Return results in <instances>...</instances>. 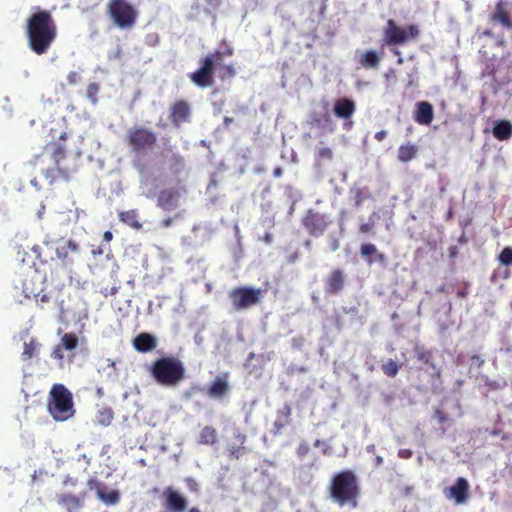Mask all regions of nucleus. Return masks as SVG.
Here are the masks:
<instances>
[{
	"instance_id": "nucleus-53",
	"label": "nucleus",
	"mask_w": 512,
	"mask_h": 512,
	"mask_svg": "<svg viewBox=\"0 0 512 512\" xmlns=\"http://www.w3.org/2000/svg\"><path fill=\"white\" fill-rule=\"evenodd\" d=\"M330 248L332 251H336L339 249V241L336 238H333L330 244Z\"/></svg>"
},
{
	"instance_id": "nucleus-32",
	"label": "nucleus",
	"mask_w": 512,
	"mask_h": 512,
	"mask_svg": "<svg viewBox=\"0 0 512 512\" xmlns=\"http://www.w3.org/2000/svg\"><path fill=\"white\" fill-rule=\"evenodd\" d=\"M350 194L353 197L354 206L358 208L363 204L364 200L369 197V190L368 188L354 187L350 189Z\"/></svg>"
},
{
	"instance_id": "nucleus-22",
	"label": "nucleus",
	"mask_w": 512,
	"mask_h": 512,
	"mask_svg": "<svg viewBox=\"0 0 512 512\" xmlns=\"http://www.w3.org/2000/svg\"><path fill=\"white\" fill-rule=\"evenodd\" d=\"M229 389L228 375H218L208 388L207 394L211 398L222 399L228 393Z\"/></svg>"
},
{
	"instance_id": "nucleus-34",
	"label": "nucleus",
	"mask_w": 512,
	"mask_h": 512,
	"mask_svg": "<svg viewBox=\"0 0 512 512\" xmlns=\"http://www.w3.org/2000/svg\"><path fill=\"white\" fill-rule=\"evenodd\" d=\"M415 352H416L417 359L419 361H422V362L430 365L431 368L436 369V366L432 361L433 354L430 350H425L424 348L416 347Z\"/></svg>"
},
{
	"instance_id": "nucleus-44",
	"label": "nucleus",
	"mask_w": 512,
	"mask_h": 512,
	"mask_svg": "<svg viewBox=\"0 0 512 512\" xmlns=\"http://www.w3.org/2000/svg\"><path fill=\"white\" fill-rule=\"evenodd\" d=\"M289 423H290V422H283V420H281V419H276V420H275V422H274V424H273V428H274L273 433H274V434H280V433H281V431H282V429H283L286 425H288Z\"/></svg>"
},
{
	"instance_id": "nucleus-18",
	"label": "nucleus",
	"mask_w": 512,
	"mask_h": 512,
	"mask_svg": "<svg viewBox=\"0 0 512 512\" xmlns=\"http://www.w3.org/2000/svg\"><path fill=\"white\" fill-rule=\"evenodd\" d=\"M85 496V492L80 495L64 492L56 495V501L66 512H79L84 507Z\"/></svg>"
},
{
	"instance_id": "nucleus-28",
	"label": "nucleus",
	"mask_w": 512,
	"mask_h": 512,
	"mask_svg": "<svg viewBox=\"0 0 512 512\" xmlns=\"http://www.w3.org/2000/svg\"><path fill=\"white\" fill-rule=\"evenodd\" d=\"M118 217L121 222L135 230H140L142 228V224L139 221V214L136 209L119 212Z\"/></svg>"
},
{
	"instance_id": "nucleus-16",
	"label": "nucleus",
	"mask_w": 512,
	"mask_h": 512,
	"mask_svg": "<svg viewBox=\"0 0 512 512\" xmlns=\"http://www.w3.org/2000/svg\"><path fill=\"white\" fill-rule=\"evenodd\" d=\"M162 498L168 512H184L187 508V499L171 486L163 490Z\"/></svg>"
},
{
	"instance_id": "nucleus-41",
	"label": "nucleus",
	"mask_w": 512,
	"mask_h": 512,
	"mask_svg": "<svg viewBox=\"0 0 512 512\" xmlns=\"http://www.w3.org/2000/svg\"><path fill=\"white\" fill-rule=\"evenodd\" d=\"M292 408L286 403L281 409L277 410V419L283 420V422L291 421Z\"/></svg>"
},
{
	"instance_id": "nucleus-52",
	"label": "nucleus",
	"mask_w": 512,
	"mask_h": 512,
	"mask_svg": "<svg viewBox=\"0 0 512 512\" xmlns=\"http://www.w3.org/2000/svg\"><path fill=\"white\" fill-rule=\"evenodd\" d=\"M172 222H173V218L172 217L164 218L161 221V226L164 227V228H168V227L171 226Z\"/></svg>"
},
{
	"instance_id": "nucleus-42",
	"label": "nucleus",
	"mask_w": 512,
	"mask_h": 512,
	"mask_svg": "<svg viewBox=\"0 0 512 512\" xmlns=\"http://www.w3.org/2000/svg\"><path fill=\"white\" fill-rule=\"evenodd\" d=\"M100 86L97 83H90L87 86L86 94L92 103H96L98 101L97 95L99 93Z\"/></svg>"
},
{
	"instance_id": "nucleus-1",
	"label": "nucleus",
	"mask_w": 512,
	"mask_h": 512,
	"mask_svg": "<svg viewBox=\"0 0 512 512\" xmlns=\"http://www.w3.org/2000/svg\"><path fill=\"white\" fill-rule=\"evenodd\" d=\"M234 49L227 46L224 50H215L199 60V68L188 75L190 81L198 88L204 89L215 84V73L221 81L234 78L237 75L235 63L224 64V57H231Z\"/></svg>"
},
{
	"instance_id": "nucleus-38",
	"label": "nucleus",
	"mask_w": 512,
	"mask_h": 512,
	"mask_svg": "<svg viewBox=\"0 0 512 512\" xmlns=\"http://www.w3.org/2000/svg\"><path fill=\"white\" fill-rule=\"evenodd\" d=\"M114 414L111 408L101 410L97 416L98 423L103 426H108L113 420Z\"/></svg>"
},
{
	"instance_id": "nucleus-35",
	"label": "nucleus",
	"mask_w": 512,
	"mask_h": 512,
	"mask_svg": "<svg viewBox=\"0 0 512 512\" xmlns=\"http://www.w3.org/2000/svg\"><path fill=\"white\" fill-rule=\"evenodd\" d=\"M87 486L90 490H94L98 499H104L103 492L107 491V486L96 478H90L87 481Z\"/></svg>"
},
{
	"instance_id": "nucleus-48",
	"label": "nucleus",
	"mask_w": 512,
	"mask_h": 512,
	"mask_svg": "<svg viewBox=\"0 0 512 512\" xmlns=\"http://www.w3.org/2000/svg\"><path fill=\"white\" fill-rule=\"evenodd\" d=\"M63 349L64 348L61 345H57L52 352L53 358H55L57 360H63V358H64Z\"/></svg>"
},
{
	"instance_id": "nucleus-64",
	"label": "nucleus",
	"mask_w": 512,
	"mask_h": 512,
	"mask_svg": "<svg viewBox=\"0 0 512 512\" xmlns=\"http://www.w3.org/2000/svg\"><path fill=\"white\" fill-rule=\"evenodd\" d=\"M510 276H511L510 270L506 269L505 272H504L503 278L504 279H508V278H510Z\"/></svg>"
},
{
	"instance_id": "nucleus-54",
	"label": "nucleus",
	"mask_w": 512,
	"mask_h": 512,
	"mask_svg": "<svg viewBox=\"0 0 512 512\" xmlns=\"http://www.w3.org/2000/svg\"><path fill=\"white\" fill-rule=\"evenodd\" d=\"M173 159H174L176 165H178L180 167H183L184 161H183V158L181 156L174 155Z\"/></svg>"
},
{
	"instance_id": "nucleus-9",
	"label": "nucleus",
	"mask_w": 512,
	"mask_h": 512,
	"mask_svg": "<svg viewBox=\"0 0 512 512\" xmlns=\"http://www.w3.org/2000/svg\"><path fill=\"white\" fill-rule=\"evenodd\" d=\"M264 290L248 286L237 287L230 291L229 298L237 311L246 310L260 303Z\"/></svg>"
},
{
	"instance_id": "nucleus-31",
	"label": "nucleus",
	"mask_w": 512,
	"mask_h": 512,
	"mask_svg": "<svg viewBox=\"0 0 512 512\" xmlns=\"http://www.w3.org/2000/svg\"><path fill=\"white\" fill-rule=\"evenodd\" d=\"M39 347L40 344L33 338L29 342H25L23 352L21 355L22 360L24 362H28L33 357L37 356Z\"/></svg>"
},
{
	"instance_id": "nucleus-63",
	"label": "nucleus",
	"mask_w": 512,
	"mask_h": 512,
	"mask_svg": "<svg viewBox=\"0 0 512 512\" xmlns=\"http://www.w3.org/2000/svg\"><path fill=\"white\" fill-rule=\"evenodd\" d=\"M497 45L498 46H501V47H504L506 45V40L501 37L498 41H497Z\"/></svg>"
},
{
	"instance_id": "nucleus-47",
	"label": "nucleus",
	"mask_w": 512,
	"mask_h": 512,
	"mask_svg": "<svg viewBox=\"0 0 512 512\" xmlns=\"http://www.w3.org/2000/svg\"><path fill=\"white\" fill-rule=\"evenodd\" d=\"M374 228V222L370 221L367 223H363L359 226V232L362 234L370 233Z\"/></svg>"
},
{
	"instance_id": "nucleus-23",
	"label": "nucleus",
	"mask_w": 512,
	"mask_h": 512,
	"mask_svg": "<svg viewBox=\"0 0 512 512\" xmlns=\"http://www.w3.org/2000/svg\"><path fill=\"white\" fill-rule=\"evenodd\" d=\"M133 347L140 353H147L157 347V338L150 333H140L133 339Z\"/></svg>"
},
{
	"instance_id": "nucleus-60",
	"label": "nucleus",
	"mask_w": 512,
	"mask_h": 512,
	"mask_svg": "<svg viewBox=\"0 0 512 512\" xmlns=\"http://www.w3.org/2000/svg\"><path fill=\"white\" fill-rule=\"evenodd\" d=\"M282 174H283V169L281 167H276L273 170V176L274 177H280V176H282Z\"/></svg>"
},
{
	"instance_id": "nucleus-8",
	"label": "nucleus",
	"mask_w": 512,
	"mask_h": 512,
	"mask_svg": "<svg viewBox=\"0 0 512 512\" xmlns=\"http://www.w3.org/2000/svg\"><path fill=\"white\" fill-rule=\"evenodd\" d=\"M420 29L416 24L399 26L393 19H389L383 32V42L389 47L404 45L409 41L417 40Z\"/></svg>"
},
{
	"instance_id": "nucleus-7",
	"label": "nucleus",
	"mask_w": 512,
	"mask_h": 512,
	"mask_svg": "<svg viewBox=\"0 0 512 512\" xmlns=\"http://www.w3.org/2000/svg\"><path fill=\"white\" fill-rule=\"evenodd\" d=\"M124 140L132 153L140 155L153 150L157 145L158 137L152 129L143 125H134L127 130Z\"/></svg>"
},
{
	"instance_id": "nucleus-3",
	"label": "nucleus",
	"mask_w": 512,
	"mask_h": 512,
	"mask_svg": "<svg viewBox=\"0 0 512 512\" xmlns=\"http://www.w3.org/2000/svg\"><path fill=\"white\" fill-rule=\"evenodd\" d=\"M361 489L353 470L345 469L333 475L329 485L331 499L340 506L358 507Z\"/></svg>"
},
{
	"instance_id": "nucleus-27",
	"label": "nucleus",
	"mask_w": 512,
	"mask_h": 512,
	"mask_svg": "<svg viewBox=\"0 0 512 512\" xmlns=\"http://www.w3.org/2000/svg\"><path fill=\"white\" fill-rule=\"evenodd\" d=\"M493 136L499 141H507L512 137V123L509 120H498L492 129Z\"/></svg>"
},
{
	"instance_id": "nucleus-25",
	"label": "nucleus",
	"mask_w": 512,
	"mask_h": 512,
	"mask_svg": "<svg viewBox=\"0 0 512 512\" xmlns=\"http://www.w3.org/2000/svg\"><path fill=\"white\" fill-rule=\"evenodd\" d=\"M360 255L368 264H372L374 262L384 263L386 260L385 255L379 252L377 247L372 243L362 244L360 246Z\"/></svg>"
},
{
	"instance_id": "nucleus-55",
	"label": "nucleus",
	"mask_w": 512,
	"mask_h": 512,
	"mask_svg": "<svg viewBox=\"0 0 512 512\" xmlns=\"http://www.w3.org/2000/svg\"><path fill=\"white\" fill-rule=\"evenodd\" d=\"M392 52H393V54H394L395 56H398L397 63H398V64H402V63H403V58L401 57V52H400V50H399V49H397V48H395V49H393V50H392Z\"/></svg>"
},
{
	"instance_id": "nucleus-17",
	"label": "nucleus",
	"mask_w": 512,
	"mask_h": 512,
	"mask_svg": "<svg viewBox=\"0 0 512 512\" xmlns=\"http://www.w3.org/2000/svg\"><path fill=\"white\" fill-rule=\"evenodd\" d=\"M246 440L247 436L239 428H234L233 438L226 445L227 455L230 460H238L246 453Z\"/></svg>"
},
{
	"instance_id": "nucleus-36",
	"label": "nucleus",
	"mask_w": 512,
	"mask_h": 512,
	"mask_svg": "<svg viewBox=\"0 0 512 512\" xmlns=\"http://www.w3.org/2000/svg\"><path fill=\"white\" fill-rule=\"evenodd\" d=\"M497 261L499 264L509 267L512 265V247L506 246L497 256Z\"/></svg>"
},
{
	"instance_id": "nucleus-61",
	"label": "nucleus",
	"mask_w": 512,
	"mask_h": 512,
	"mask_svg": "<svg viewBox=\"0 0 512 512\" xmlns=\"http://www.w3.org/2000/svg\"><path fill=\"white\" fill-rule=\"evenodd\" d=\"M218 186V181L215 177H212L209 181V184H208V189L211 188V187H214L216 188Z\"/></svg>"
},
{
	"instance_id": "nucleus-57",
	"label": "nucleus",
	"mask_w": 512,
	"mask_h": 512,
	"mask_svg": "<svg viewBox=\"0 0 512 512\" xmlns=\"http://www.w3.org/2000/svg\"><path fill=\"white\" fill-rule=\"evenodd\" d=\"M113 238V234L111 231H105L104 232V235H103V239L106 241V242H110Z\"/></svg>"
},
{
	"instance_id": "nucleus-11",
	"label": "nucleus",
	"mask_w": 512,
	"mask_h": 512,
	"mask_svg": "<svg viewBox=\"0 0 512 512\" xmlns=\"http://www.w3.org/2000/svg\"><path fill=\"white\" fill-rule=\"evenodd\" d=\"M53 160L56 167L53 169L46 170L44 176L48 180L49 184H54L58 180L69 181L74 169L62 167L60 162L65 157V151L62 146L58 145L52 154Z\"/></svg>"
},
{
	"instance_id": "nucleus-39",
	"label": "nucleus",
	"mask_w": 512,
	"mask_h": 512,
	"mask_svg": "<svg viewBox=\"0 0 512 512\" xmlns=\"http://www.w3.org/2000/svg\"><path fill=\"white\" fill-rule=\"evenodd\" d=\"M382 371L386 376L393 378L397 375L399 366L394 360L389 359L382 365Z\"/></svg>"
},
{
	"instance_id": "nucleus-26",
	"label": "nucleus",
	"mask_w": 512,
	"mask_h": 512,
	"mask_svg": "<svg viewBox=\"0 0 512 512\" xmlns=\"http://www.w3.org/2000/svg\"><path fill=\"white\" fill-rule=\"evenodd\" d=\"M359 65L364 69H378L381 63V55L374 50L361 52L358 57Z\"/></svg>"
},
{
	"instance_id": "nucleus-51",
	"label": "nucleus",
	"mask_w": 512,
	"mask_h": 512,
	"mask_svg": "<svg viewBox=\"0 0 512 512\" xmlns=\"http://www.w3.org/2000/svg\"><path fill=\"white\" fill-rule=\"evenodd\" d=\"M386 136H387V132L384 130H381V131L376 132L374 137L377 141L380 142V141H383L386 138Z\"/></svg>"
},
{
	"instance_id": "nucleus-6",
	"label": "nucleus",
	"mask_w": 512,
	"mask_h": 512,
	"mask_svg": "<svg viewBox=\"0 0 512 512\" xmlns=\"http://www.w3.org/2000/svg\"><path fill=\"white\" fill-rule=\"evenodd\" d=\"M111 22L120 30H131L135 27L139 11L128 0H109L105 9Z\"/></svg>"
},
{
	"instance_id": "nucleus-20",
	"label": "nucleus",
	"mask_w": 512,
	"mask_h": 512,
	"mask_svg": "<svg viewBox=\"0 0 512 512\" xmlns=\"http://www.w3.org/2000/svg\"><path fill=\"white\" fill-rule=\"evenodd\" d=\"M489 20L493 24H500L502 27L512 30V15L507 9V4L503 0H499L490 14Z\"/></svg>"
},
{
	"instance_id": "nucleus-29",
	"label": "nucleus",
	"mask_w": 512,
	"mask_h": 512,
	"mask_svg": "<svg viewBox=\"0 0 512 512\" xmlns=\"http://www.w3.org/2000/svg\"><path fill=\"white\" fill-rule=\"evenodd\" d=\"M218 441L217 430L212 426H205L199 433L198 443L202 445H214Z\"/></svg>"
},
{
	"instance_id": "nucleus-49",
	"label": "nucleus",
	"mask_w": 512,
	"mask_h": 512,
	"mask_svg": "<svg viewBox=\"0 0 512 512\" xmlns=\"http://www.w3.org/2000/svg\"><path fill=\"white\" fill-rule=\"evenodd\" d=\"M309 452V446L307 443H301L297 448V454L299 457H304Z\"/></svg>"
},
{
	"instance_id": "nucleus-13",
	"label": "nucleus",
	"mask_w": 512,
	"mask_h": 512,
	"mask_svg": "<svg viewBox=\"0 0 512 512\" xmlns=\"http://www.w3.org/2000/svg\"><path fill=\"white\" fill-rule=\"evenodd\" d=\"M191 115V105L184 99L176 100L169 108V120L176 128H179L182 124L189 122Z\"/></svg>"
},
{
	"instance_id": "nucleus-19",
	"label": "nucleus",
	"mask_w": 512,
	"mask_h": 512,
	"mask_svg": "<svg viewBox=\"0 0 512 512\" xmlns=\"http://www.w3.org/2000/svg\"><path fill=\"white\" fill-rule=\"evenodd\" d=\"M346 275L341 269H333L325 279V292L328 295H337L345 287Z\"/></svg>"
},
{
	"instance_id": "nucleus-50",
	"label": "nucleus",
	"mask_w": 512,
	"mask_h": 512,
	"mask_svg": "<svg viewBox=\"0 0 512 512\" xmlns=\"http://www.w3.org/2000/svg\"><path fill=\"white\" fill-rule=\"evenodd\" d=\"M435 416L437 417V419L439 420L440 423H444L447 421L448 417L446 415V413H444L442 410L440 409H437L435 411Z\"/></svg>"
},
{
	"instance_id": "nucleus-40",
	"label": "nucleus",
	"mask_w": 512,
	"mask_h": 512,
	"mask_svg": "<svg viewBox=\"0 0 512 512\" xmlns=\"http://www.w3.org/2000/svg\"><path fill=\"white\" fill-rule=\"evenodd\" d=\"M32 284V280L25 279L23 282V293L25 294L26 298H36L39 295V290L30 286Z\"/></svg>"
},
{
	"instance_id": "nucleus-59",
	"label": "nucleus",
	"mask_w": 512,
	"mask_h": 512,
	"mask_svg": "<svg viewBox=\"0 0 512 512\" xmlns=\"http://www.w3.org/2000/svg\"><path fill=\"white\" fill-rule=\"evenodd\" d=\"M472 361L475 362L478 364V367L482 366L484 364V360H482L479 356L477 355H474L472 356Z\"/></svg>"
},
{
	"instance_id": "nucleus-4",
	"label": "nucleus",
	"mask_w": 512,
	"mask_h": 512,
	"mask_svg": "<svg viewBox=\"0 0 512 512\" xmlns=\"http://www.w3.org/2000/svg\"><path fill=\"white\" fill-rule=\"evenodd\" d=\"M154 380L162 386H177L185 378L183 362L174 356H165L156 359L148 368Z\"/></svg>"
},
{
	"instance_id": "nucleus-15",
	"label": "nucleus",
	"mask_w": 512,
	"mask_h": 512,
	"mask_svg": "<svg viewBox=\"0 0 512 512\" xmlns=\"http://www.w3.org/2000/svg\"><path fill=\"white\" fill-rule=\"evenodd\" d=\"M470 485L464 477L456 479L455 483L444 488L443 493L449 500H453L455 504H464L469 499Z\"/></svg>"
},
{
	"instance_id": "nucleus-56",
	"label": "nucleus",
	"mask_w": 512,
	"mask_h": 512,
	"mask_svg": "<svg viewBox=\"0 0 512 512\" xmlns=\"http://www.w3.org/2000/svg\"><path fill=\"white\" fill-rule=\"evenodd\" d=\"M77 80V74L75 72H71L68 76V81L70 84H75Z\"/></svg>"
},
{
	"instance_id": "nucleus-14",
	"label": "nucleus",
	"mask_w": 512,
	"mask_h": 512,
	"mask_svg": "<svg viewBox=\"0 0 512 512\" xmlns=\"http://www.w3.org/2000/svg\"><path fill=\"white\" fill-rule=\"evenodd\" d=\"M55 251L61 263L68 266L74 263L75 258L80 255L81 249L75 240L62 239L57 243Z\"/></svg>"
},
{
	"instance_id": "nucleus-37",
	"label": "nucleus",
	"mask_w": 512,
	"mask_h": 512,
	"mask_svg": "<svg viewBox=\"0 0 512 512\" xmlns=\"http://www.w3.org/2000/svg\"><path fill=\"white\" fill-rule=\"evenodd\" d=\"M104 499H99L108 506L116 505L120 500V493L117 490H109L103 492Z\"/></svg>"
},
{
	"instance_id": "nucleus-24",
	"label": "nucleus",
	"mask_w": 512,
	"mask_h": 512,
	"mask_svg": "<svg viewBox=\"0 0 512 512\" xmlns=\"http://www.w3.org/2000/svg\"><path fill=\"white\" fill-rule=\"evenodd\" d=\"M355 102L348 98H340L336 100L333 112L338 118L349 119L355 112Z\"/></svg>"
},
{
	"instance_id": "nucleus-2",
	"label": "nucleus",
	"mask_w": 512,
	"mask_h": 512,
	"mask_svg": "<svg viewBox=\"0 0 512 512\" xmlns=\"http://www.w3.org/2000/svg\"><path fill=\"white\" fill-rule=\"evenodd\" d=\"M25 34L29 49L36 55L47 54L57 39L56 22L47 10H38L26 19Z\"/></svg>"
},
{
	"instance_id": "nucleus-62",
	"label": "nucleus",
	"mask_w": 512,
	"mask_h": 512,
	"mask_svg": "<svg viewBox=\"0 0 512 512\" xmlns=\"http://www.w3.org/2000/svg\"><path fill=\"white\" fill-rule=\"evenodd\" d=\"M383 462H384L383 457L376 456V458H375V466H380V465L383 464Z\"/></svg>"
},
{
	"instance_id": "nucleus-45",
	"label": "nucleus",
	"mask_w": 512,
	"mask_h": 512,
	"mask_svg": "<svg viewBox=\"0 0 512 512\" xmlns=\"http://www.w3.org/2000/svg\"><path fill=\"white\" fill-rule=\"evenodd\" d=\"M185 483L190 491H193V492L199 491V484L197 483V481L195 479H193L191 477H187L185 479Z\"/></svg>"
},
{
	"instance_id": "nucleus-46",
	"label": "nucleus",
	"mask_w": 512,
	"mask_h": 512,
	"mask_svg": "<svg viewBox=\"0 0 512 512\" xmlns=\"http://www.w3.org/2000/svg\"><path fill=\"white\" fill-rule=\"evenodd\" d=\"M322 120H323V122H325V123H331V117H330V115H329L328 113H325V114L322 116V118L314 117V118L312 119V122H311V123H312L313 125H316V126H321V125H322Z\"/></svg>"
},
{
	"instance_id": "nucleus-21",
	"label": "nucleus",
	"mask_w": 512,
	"mask_h": 512,
	"mask_svg": "<svg viewBox=\"0 0 512 512\" xmlns=\"http://www.w3.org/2000/svg\"><path fill=\"white\" fill-rule=\"evenodd\" d=\"M434 119V109L428 101H420L416 104L414 120L420 125H430Z\"/></svg>"
},
{
	"instance_id": "nucleus-43",
	"label": "nucleus",
	"mask_w": 512,
	"mask_h": 512,
	"mask_svg": "<svg viewBox=\"0 0 512 512\" xmlns=\"http://www.w3.org/2000/svg\"><path fill=\"white\" fill-rule=\"evenodd\" d=\"M318 158L320 160H331L333 158V152L328 147L320 148L318 151Z\"/></svg>"
},
{
	"instance_id": "nucleus-12",
	"label": "nucleus",
	"mask_w": 512,
	"mask_h": 512,
	"mask_svg": "<svg viewBox=\"0 0 512 512\" xmlns=\"http://www.w3.org/2000/svg\"><path fill=\"white\" fill-rule=\"evenodd\" d=\"M330 221L325 214L309 209L302 219V225L311 236L319 237L325 233Z\"/></svg>"
},
{
	"instance_id": "nucleus-30",
	"label": "nucleus",
	"mask_w": 512,
	"mask_h": 512,
	"mask_svg": "<svg viewBox=\"0 0 512 512\" xmlns=\"http://www.w3.org/2000/svg\"><path fill=\"white\" fill-rule=\"evenodd\" d=\"M418 147L415 144H405L398 148L397 158L400 162L406 163L417 155Z\"/></svg>"
},
{
	"instance_id": "nucleus-33",
	"label": "nucleus",
	"mask_w": 512,
	"mask_h": 512,
	"mask_svg": "<svg viewBox=\"0 0 512 512\" xmlns=\"http://www.w3.org/2000/svg\"><path fill=\"white\" fill-rule=\"evenodd\" d=\"M78 337L74 333H65L61 338L60 345L65 350H74L78 346Z\"/></svg>"
},
{
	"instance_id": "nucleus-10",
	"label": "nucleus",
	"mask_w": 512,
	"mask_h": 512,
	"mask_svg": "<svg viewBox=\"0 0 512 512\" xmlns=\"http://www.w3.org/2000/svg\"><path fill=\"white\" fill-rule=\"evenodd\" d=\"M186 193L185 185L179 180L177 186L163 188L158 192L156 205L163 211H173L179 207L180 198Z\"/></svg>"
},
{
	"instance_id": "nucleus-58",
	"label": "nucleus",
	"mask_w": 512,
	"mask_h": 512,
	"mask_svg": "<svg viewBox=\"0 0 512 512\" xmlns=\"http://www.w3.org/2000/svg\"><path fill=\"white\" fill-rule=\"evenodd\" d=\"M262 240H263L264 242H266L267 244H270V243H272V241H273V236H272V234H270V233H266V234L263 236Z\"/></svg>"
},
{
	"instance_id": "nucleus-5",
	"label": "nucleus",
	"mask_w": 512,
	"mask_h": 512,
	"mask_svg": "<svg viewBox=\"0 0 512 512\" xmlns=\"http://www.w3.org/2000/svg\"><path fill=\"white\" fill-rule=\"evenodd\" d=\"M47 410L55 421L63 422L74 413L72 393L63 384H54L49 392Z\"/></svg>"
}]
</instances>
